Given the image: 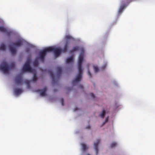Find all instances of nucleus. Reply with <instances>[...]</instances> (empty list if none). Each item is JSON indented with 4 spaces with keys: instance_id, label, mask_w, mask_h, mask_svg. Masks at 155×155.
I'll list each match as a JSON object with an SVG mask.
<instances>
[{
    "instance_id": "obj_28",
    "label": "nucleus",
    "mask_w": 155,
    "mask_h": 155,
    "mask_svg": "<svg viewBox=\"0 0 155 155\" xmlns=\"http://www.w3.org/2000/svg\"><path fill=\"white\" fill-rule=\"evenodd\" d=\"M60 101L61 102V104L62 106L64 105V99L63 98H61L60 100Z\"/></svg>"
},
{
    "instance_id": "obj_4",
    "label": "nucleus",
    "mask_w": 155,
    "mask_h": 155,
    "mask_svg": "<svg viewBox=\"0 0 155 155\" xmlns=\"http://www.w3.org/2000/svg\"><path fill=\"white\" fill-rule=\"evenodd\" d=\"M31 61V59L30 58L27 59V61L26 62L25 64L24 65L22 69V71L23 72L28 71L30 72H33V70L31 67L30 66V63Z\"/></svg>"
},
{
    "instance_id": "obj_32",
    "label": "nucleus",
    "mask_w": 155,
    "mask_h": 155,
    "mask_svg": "<svg viewBox=\"0 0 155 155\" xmlns=\"http://www.w3.org/2000/svg\"><path fill=\"white\" fill-rule=\"evenodd\" d=\"M91 128V127L90 125H88V126H87V127H86V128L87 129H90Z\"/></svg>"
},
{
    "instance_id": "obj_30",
    "label": "nucleus",
    "mask_w": 155,
    "mask_h": 155,
    "mask_svg": "<svg viewBox=\"0 0 155 155\" xmlns=\"http://www.w3.org/2000/svg\"><path fill=\"white\" fill-rule=\"evenodd\" d=\"M79 87L80 88H81L82 89H83V85H80L79 86Z\"/></svg>"
},
{
    "instance_id": "obj_16",
    "label": "nucleus",
    "mask_w": 155,
    "mask_h": 155,
    "mask_svg": "<svg viewBox=\"0 0 155 155\" xmlns=\"http://www.w3.org/2000/svg\"><path fill=\"white\" fill-rule=\"evenodd\" d=\"M79 48L78 46H76L73 47V48L70 51L71 53H72L75 51H77L79 50Z\"/></svg>"
},
{
    "instance_id": "obj_9",
    "label": "nucleus",
    "mask_w": 155,
    "mask_h": 155,
    "mask_svg": "<svg viewBox=\"0 0 155 155\" xmlns=\"http://www.w3.org/2000/svg\"><path fill=\"white\" fill-rule=\"evenodd\" d=\"M9 48L12 54H16V51L14 48L12 47V46L10 45L9 46Z\"/></svg>"
},
{
    "instance_id": "obj_10",
    "label": "nucleus",
    "mask_w": 155,
    "mask_h": 155,
    "mask_svg": "<svg viewBox=\"0 0 155 155\" xmlns=\"http://www.w3.org/2000/svg\"><path fill=\"white\" fill-rule=\"evenodd\" d=\"M22 45V42L21 40H19L17 42L13 43V45L16 47H20Z\"/></svg>"
},
{
    "instance_id": "obj_7",
    "label": "nucleus",
    "mask_w": 155,
    "mask_h": 155,
    "mask_svg": "<svg viewBox=\"0 0 155 155\" xmlns=\"http://www.w3.org/2000/svg\"><path fill=\"white\" fill-rule=\"evenodd\" d=\"M15 81L17 84H21L22 82V77L21 74L17 75L15 78Z\"/></svg>"
},
{
    "instance_id": "obj_22",
    "label": "nucleus",
    "mask_w": 155,
    "mask_h": 155,
    "mask_svg": "<svg viewBox=\"0 0 155 155\" xmlns=\"http://www.w3.org/2000/svg\"><path fill=\"white\" fill-rule=\"evenodd\" d=\"M105 111L104 110H103L102 114L100 115L101 117L102 118H104L105 116Z\"/></svg>"
},
{
    "instance_id": "obj_5",
    "label": "nucleus",
    "mask_w": 155,
    "mask_h": 155,
    "mask_svg": "<svg viewBox=\"0 0 155 155\" xmlns=\"http://www.w3.org/2000/svg\"><path fill=\"white\" fill-rule=\"evenodd\" d=\"M48 49V48L47 47L44 49L40 53L39 56L37 58L38 59H40L41 62H43L44 61L45 57L46 54L47 52H49Z\"/></svg>"
},
{
    "instance_id": "obj_8",
    "label": "nucleus",
    "mask_w": 155,
    "mask_h": 155,
    "mask_svg": "<svg viewBox=\"0 0 155 155\" xmlns=\"http://www.w3.org/2000/svg\"><path fill=\"white\" fill-rule=\"evenodd\" d=\"M100 142V140H97L96 142L94 143L95 149L97 153H98V144Z\"/></svg>"
},
{
    "instance_id": "obj_12",
    "label": "nucleus",
    "mask_w": 155,
    "mask_h": 155,
    "mask_svg": "<svg viewBox=\"0 0 155 155\" xmlns=\"http://www.w3.org/2000/svg\"><path fill=\"white\" fill-rule=\"evenodd\" d=\"M14 92L16 94L18 95L22 92V90L20 88H16Z\"/></svg>"
},
{
    "instance_id": "obj_11",
    "label": "nucleus",
    "mask_w": 155,
    "mask_h": 155,
    "mask_svg": "<svg viewBox=\"0 0 155 155\" xmlns=\"http://www.w3.org/2000/svg\"><path fill=\"white\" fill-rule=\"evenodd\" d=\"M48 73L51 77L52 78V81L54 82V81L55 77L52 71L51 70H50L48 71Z\"/></svg>"
},
{
    "instance_id": "obj_23",
    "label": "nucleus",
    "mask_w": 155,
    "mask_h": 155,
    "mask_svg": "<svg viewBox=\"0 0 155 155\" xmlns=\"http://www.w3.org/2000/svg\"><path fill=\"white\" fill-rule=\"evenodd\" d=\"M117 145V143L115 142L112 143L110 145V147L113 148L115 147Z\"/></svg>"
},
{
    "instance_id": "obj_31",
    "label": "nucleus",
    "mask_w": 155,
    "mask_h": 155,
    "mask_svg": "<svg viewBox=\"0 0 155 155\" xmlns=\"http://www.w3.org/2000/svg\"><path fill=\"white\" fill-rule=\"evenodd\" d=\"M26 51L27 52V53H28L29 52V48H27L26 49Z\"/></svg>"
},
{
    "instance_id": "obj_26",
    "label": "nucleus",
    "mask_w": 155,
    "mask_h": 155,
    "mask_svg": "<svg viewBox=\"0 0 155 155\" xmlns=\"http://www.w3.org/2000/svg\"><path fill=\"white\" fill-rule=\"evenodd\" d=\"M108 119H109V117H107L105 119V121L103 123V125L104 124L106 123L108 121Z\"/></svg>"
},
{
    "instance_id": "obj_27",
    "label": "nucleus",
    "mask_w": 155,
    "mask_h": 155,
    "mask_svg": "<svg viewBox=\"0 0 155 155\" xmlns=\"http://www.w3.org/2000/svg\"><path fill=\"white\" fill-rule=\"evenodd\" d=\"M88 74L90 78L92 77V75L91 73L90 72L89 70L88 69Z\"/></svg>"
},
{
    "instance_id": "obj_20",
    "label": "nucleus",
    "mask_w": 155,
    "mask_h": 155,
    "mask_svg": "<svg viewBox=\"0 0 155 155\" xmlns=\"http://www.w3.org/2000/svg\"><path fill=\"white\" fill-rule=\"evenodd\" d=\"M25 82L27 85L28 87L29 88L30 87V81L28 80H26L25 81Z\"/></svg>"
},
{
    "instance_id": "obj_21",
    "label": "nucleus",
    "mask_w": 155,
    "mask_h": 155,
    "mask_svg": "<svg viewBox=\"0 0 155 155\" xmlns=\"http://www.w3.org/2000/svg\"><path fill=\"white\" fill-rule=\"evenodd\" d=\"M0 31L3 32H6V28L2 26H0Z\"/></svg>"
},
{
    "instance_id": "obj_29",
    "label": "nucleus",
    "mask_w": 155,
    "mask_h": 155,
    "mask_svg": "<svg viewBox=\"0 0 155 155\" xmlns=\"http://www.w3.org/2000/svg\"><path fill=\"white\" fill-rule=\"evenodd\" d=\"M91 95L92 98H94L95 97V95L93 93H91Z\"/></svg>"
},
{
    "instance_id": "obj_14",
    "label": "nucleus",
    "mask_w": 155,
    "mask_h": 155,
    "mask_svg": "<svg viewBox=\"0 0 155 155\" xmlns=\"http://www.w3.org/2000/svg\"><path fill=\"white\" fill-rule=\"evenodd\" d=\"M57 76L58 77L60 76L62 73V69L60 67H58L57 68Z\"/></svg>"
},
{
    "instance_id": "obj_25",
    "label": "nucleus",
    "mask_w": 155,
    "mask_h": 155,
    "mask_svg": "<svg viewBox=\"0 0 155 155\" xmlns=\"http://www.w3.org/2000/svg\"><path fill=\"white\" fill-rule=\"evenodd\" d=\"M94 69L95 72H97L99 71V68L97 66H94Z\"/></svg>"
},
{
    "instance_id": "obj_17",
    "label": "nucleus",
    "mask_w": 155,
    "mask_h": 155,
    "mask_svg": "<svg viewBox=\"0 0 155 155\" xmlns=\"http://www.w3.org/2000/svg\"><path fill=\"white\" fill-rule=\"evenodd\" d=\"M38 58H36L34 61L33 63V64L34 66L36 67L38 66Z\"/></svg>"
},
{
    "instance_id": "obj_6",
    "label": "nucleus",
    "mask_w": 155,
    "mask_h": 155,
    "mask_svg": "<svg viewBox=\"0 0 155 155\" xmlns=\"http://www.w3.org/2000/svg\"><path fill=\"white\" fill-rule=\"evenodd\" d=\"M136 0H122V3L123 5H121L118 10L119 14H120L123 12V11L125 6V3H129L131 2L135 1Z\"/></svg>"
},
{
    "instance_id": "obj_34",
    "label": "nucleus",
    "mask_w": 155,
    "mask_h": 155,
    "mask_svg": "<svg viewBox=\"0 0 155 155\" xmlns=\"http://www.w3.org/2000/svg\"><path fill=\"white\" fill-rule=\"evenodd\" d=\"M77 110V109H75V110H74V111L76 110Z\"/></svg>"
},
{
    "instance_id": "obj_15",
    "label": "nucleus",
    "mask_w": 155,
    "mask_h": 155,
    "mask_svg": "<svg viewBox=\"0 0 155 155\" xmlns=\"http://www.w3.org/2000/svg\"><path fill=\"white\" fill-rule=\"evenodd\" d=\"M47 90V88L45 87L40 92V95L41 96H45L46 95V92Z\"/></svg>"
},
{
    "instance_id": "obj_24",
    "label": "nucleus",
    "mask_w": 155,
    "mask_h": 155,
    "mask_svg": "<svg viewBox=\"0 0 155 155\" xmlns=\"http://www.w3.org/2000/svg\"><path fill=\"white\" fill-rule=\"evenodd\" d=\"M37 80V78L36 74H35L34 75L32 81H36Z\"/></svg>"
},
{
    "instance_id": "obj_19",
    "label": "nucleus",
    "mask_w": 155,
    "mask_h": 155,
    "mask_svg": "<svg viewBox=\"0 0 155 155\" xmlns=\"http://www.w3.org/2000/svg\"><path fill=\"white\" fill-rule=\"evenodd\" d=\"M0 50L5 51L6 50V47L4 44H2L0 46Z\"/></svg>"
},
{
    "instance_id": "obj_13",
    "label": "nucleus",
    "mask_w": 155,
    "mask_h": 155,
    "mask_svg": "<svg viewBox=\"0 0 155 155\" xmlns=\"http://www.w3.org/2000/svg\"><path fill=\"white\" fill-rule=\"evenodd\" d=\"M73 57L71 56L68 58L66 60V63L67 64H69L73 62Z\"/></svg>"
},
{
    "instance_id": "obj_33",
    "label": "nucleus",
    "mask_w": 155,
    "mask_h": 155,
    "mask_svg": "<svg viewBox=\"0 0 155 155\" xmlns=\"http://www.w3.org/2000/svg\"><path fill=\"white\" fill-rule=\"evenodd\" d=\"M106 64H105V65L104 66H103V69H105V67H106Z\"/></svg>"
},
{
    "instance_id": "obj_2",
    "label": "nucleus",
    "mask_w": 155,
    "mask_h": 155,
    "mask_svg": "<svg viewBox=\"0 0 155 155\" xmlns=\"http://www.w3.org/2000/svg\"><path fill=\"white\" fill-rule=\"evenodd\" d=\"M81 53L78 58V73L76 76V78L73 80L72 83L74 85L76 82L80 81L82 78L83 74V69L82 67V64L83 61L84 55V50L83 48H80Z\"/></svg>"
},
{
    "instance_id": "obj_3",
    "label": "nucleus",
    "mask_w": 155,
    "mask_h": 155,
    "mask_svg": "<svg viewBox=\"0 0 155 155\" xmlns=\"http://www.w3.org/2000/svg\"><path fill=\"white\" fill-rule=\"evenodd\" d=\"M15 67V63H12L9 66L8 63L3 61L0 65V69L5 74H8L10 69H12Z\"/></svg>"
},
{
    "instance_id": "obj_18",
    "label": "nucleus",
    "mask_w": 155,
    "mask_h": 155,
    "mask_svg": "<svg viewBox=\"0 0 155 155\" xmlns=\"http://www.w3.org/2000/svg\"><path fill=\"white\" fill-rule=\"evenodd\" d=\"M81 145L83 150L84 151H85L88 148L84 143H82Z\"/></svg>"
},
{
    "instance_id": "obj_1",
    "label": "nucleus",
    "mask_w": 155,
    "mask_h": 155,
    "mask_svg": "<svg viewBox=\"0 0 155 155\" xmlns=\"http://www.w3.org/2000/svg\"><path fill=\"white\" fill-rule=\"evenodd\" d=\"M65 39L66 41L64 48L62 50L54 46H51L48 47L49 52H53L56 57H58L61 52H65L67 51L69 48V45L71 42V40L73 39V38L69 35H66L65 36Z\"/></svg>"
}]
</instances>
